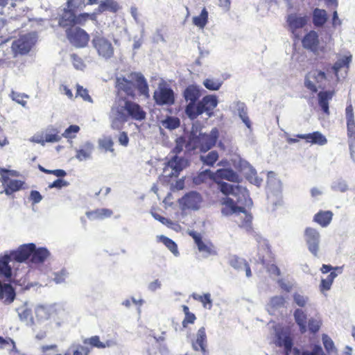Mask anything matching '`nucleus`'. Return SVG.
I'll return each instance as SVG.
<instances>
[{
	"mask_svg": "<svg viewBox=\"0 0 355 355\" xmlns=\"http://www.w3.org/2000/svg\"><path fill=\"white\" fill-rule=\"evenodd\" d=\"M116 99L114 110L116 113V121L122 123L132 119L142 121L146 119V113L137 103L128 99H135V89L140 95L149 97V87L145 77L138 72H132L128 78L117 77L115 81Z\"/></svg>",
	"mask_w": 355,
	"mask_h": 355,
	"instance_id": "nucleus-1",
	"label": "nucleus"
},
{
	"mask_svg": "<svg viewBox=\"0 0 355 355\" xmlns=\"http://www.w3.org/2000/svg\"><path fill=\"white\" fill-rule=\"evenodd\" d=\"M0 180L3 187V192L7 196L12 195L14 193L21 190L23 188L24 184V181L20 180L10 179V176H19V173L17 171L0 168Z\"/></svg>",
	"mask_w": 355,
	"mask_h": 355,
	"instance_id": "nucleus-2",
	"label": "nucleus"
},
{
	"mask_svg": "<svg viewBox=\"0 0 355 355\" xmlns=\"http://www.w3.org/2000/svg\"><path fill=\"white\" fill-rule=\"evenodd\" d=\"M37 42V36L35 33H28L19 36L14 40L11 45V50L15 58L19 55L28 54Z\"/></svg>",
	"mask_w": 355,
	"mask_h": 355,
	"instance_id": "nucleus-3",
	"label": "nucleus"
},
{
	"mask_svg": "<svg viewBox=\"0 0 355 355\" xmlns=\"http://www.w3.org/2000/svg\"><path fill=\"white\" fill-rule=\"evenodd\" d=\"M295 321L299 327L301 334H304L307 331L315 334L318 333L322 326V320L315 318H311L306 324V314L300 309H297L294 311Z\"/></svg>",
	"mask_w": 355,
	"mask_h": 355,
	"instance_id": "nucleus-4",
	"label": "nucleus"
},
{
	"mask_svg": "<svg viewBox=\"0 0 355 355\" xmlns=\"http://www.w3.org/2000/svg\"><path fill=\"white\" fill-rule=\"evenodd\" d=\"M328 72L323 68L322 70L319 69H311L305 76V87L312 93H317L318 88H323L322 84L327 80Z\"/></svg>",
	"mask_w": 355,
	"mask_h": 355,
	"instance_id": "nucleus-5",
	"label": "nucleus"
},
{
	"mask_svg": "<svg viewBox=\"0 0 355 355\" xmlns=\"http://www.w3.org/2000/svg\"><path fill=\"white\" fill-rule=\"evenodd\" d=\"M345 116L350 156L351 158L355 161V119L354 108L351 103H349L345 108Z\"/></svg>",
	"mask_w": 355,
	"mask_h": 355,
	"instance_id": "nucleus-6",
	"label": "nucleus"
},
{
	"mask_svg": "<svg viewBox=\"0 0 355 355\" xmlns=\"http://www.w3.org/2000/svg\"><path fill=\"white\" fill-rule=\"evenodd\" d=\"M65 33L70 44L76 48H84L89 42V35L79 26L67 28Z\"/></svg>",
	"mask_w": 355,
	"mask_h": 355,
	"instance_id": "nucleus-7",
	"label": "nucleus"
},
{
	"mask_svg": "<svg viewBox=\"0 0 355 355\" xmlns=\"http://www.w3.org/2000/svg\"><path fill=\"white\" fill-rule=\"evenodd\" d=\"M201 96L200 89L194 85H190L186 87L183 92V97L187 105L185 107V113L191 119L192 115L194 114L195 109L196 108V102L198 101Z\"/></svg>",
	"mask_w": 355,
	"mask_h": 355,
	"instance_id": "nucleus-8",
	"label": "nucleus"
},
{
	"mask_svg": "<svg viewBox=\"0 0 355 355\" xmlns=\"http://www.w3.org/2000/svg\"><path fill=\"white\" fill-rule=\"evenodd\" d=\"M218 138V130L214 128L209 134L200 133L194 139V149L198 148L201 152H207L216 144Z\"/></svg>",
	"mask_w": 355,
	"mask_h": 355,
	"instance_id": "nucleus-9",
	"label": "nucleus"
},
{
	"mask_svg": "<svg viewBox=\"0 0 355 355\" xmlns=\"http://www.w3.org/2000/svg\"><path fill=\"white\" fill-rule=\"evenodd\" d=\"M153 99L159 106H171L175 103V96L173 90L167 85H159L153 93Z\"/></svg>",
	"mask_w": 355,
	"mask_h": 355,
	"instance_id": "nucleus-10",
	"label": "nucleus"
},
{
	"mask_svg": "<svg viewBox=\"0 0 355 355\" xmlns=\"http://www.w3.org/2000/svg\"><path fill=\"white\" fill-rule=\"evenodd\" d=\"M92 43L100 56L105 59H109L113 56L114 47L107 38L101 35H95Z\"/></svg>",
	"mask_w": 355,
	"mask_h": 355,
	"instance_id": "nucleus-11",
	"label": "nucleus"
},
{
	"mask_svg": "<svg viewBox=\"0 0 355 355\" xmlns=\"http://www.w3.org/2000/svg\"><path fill=\"white\" fill-rule=\"evenodd\" d=\"M275 345L277 347L284 348L285 355H290L293 350L294 355H300V350L293 348V339L288 331H281L276 334Z\"/></svg>",
	"mask_w": 355,
	"mask_h": 355,
	"instance_id": "nucleus-12",
	"label": "nucleus"
},
{
	"mask_svg": "<svg viewBox=\"0 0 355 355\" xmlns=\"http://www.w3.org/2000/svg\"><path fill=\"white\" fill-rule=\"evenodd\" d=\"M352 61V55L350 53L345 55L342 58L338 59L333 65L329 62L323 64V69L327 71L331 69L337 79L339 80V72L342 69H345L347 71L349 69L350 64Z\"/></svg>",
	"mask_w": 355,
	"mask_h": 355,
	"instance_id": "nucleus-13",
	"label": "nucleus"
},
{
	"mask_svg": "<svg viewBox=\"0 0 355 355\" xmlns=\"http://www.w3.org/2000/svg\"><path fill=\"white\" fill-rule=\"evenodd\" d=\"M218 105V101L215 96L207 95L204 96L201 101H198L194 114L192 115L191 119H196L199 115L204 112L212 111Z\"/></svg>",
	"mask_w": 355,
	"mask_h": 355,
	"instance_id": "nucleus-14",
	"label": "nucleus"
},
{
	"mask_svg": "<svg viewBox=\"0 0 355 355\" xmlns=\"http://www.w3.org/2000/svg\"><path fill=\"white\" fill-rule=\"evenodd\" d=\"M62 135L60 134V131L55 128H48L44 132L40 135H35L33 141L44 145L46 143H55L61 140Z\"/></svg>",
	"mask_w": 355,
	"mask_h": 355,
	"instance_id": "nucleus-15",
	"label": "nucleus"
},
{
	"mask_svg": "<svg viewBox=\"0 0 355 355\" xmlns=\"http://www.w3.org/2000/svg\"><path fill=\"white\" fill-rule=\"evenodd\" d=\"M35 250V244L33 243L21 245L16 250L10 252L12 260L23 263L27 260L31 261L33 252Z\"/></svg>",
	"mask_w": 355,
	"mask_h": 355,
	"instance_id": "nucleus-16",
	"label": "nucleus"
},
{
	"mask_svg": "<svg viewBox=\"0 0 355 355\" xmlns=\"http://www.w3.org/2000/svg\"><path fill=\"white\" fill-rule=\"evenodd\" d=\"M304 237L309 250L316 257L319 250L320 243V234L318 231L312 227H306L304 231Z\"/></svg>",
	"mask_w": 355,
	"mask_h": 355,
	"instance_id": "nucleus-17",
	"label": "nucleus"
},
{
	"mask_svg": "<svg viewBox=\"0 0 355 355\" xmlns=\"http://www.w3.org/2000/svg\"><path fill=\"white\" fill-rule=\"evenodd\" d=\"M302 46L314 54H318L319 51H323L324 48L320 49V40L318 34L315 31L308 32L302 40Z\"/></svg>",
	"mask_w": 355,
	"mask_h": 355,
	"instance_id": "nucleus-18",
	"label": "nucleus"
},
{
	"mask_svg": "<svg viewBox=\"0 0 355 355\" xmlns=\"http://www.w3.org/2000/svg\"><path fill=\"white\" fill-rule=\"evenodd\" d=\"M202 202L201 195L196 191H191L185 194L181 200V203L184 207L193 210L198 209Z\"/></svg>",
	"mask_w": 355,
	"mask_h": 355,
	"instance_id": "nucleus-19",
	"label": "nucleus"
},
{
	"mask_svg": "<svg viewBox=\"0 0 355 355\" xmlns=\"http://www.w3.org/2000/svg\"><path fill=\"white\" fill-rule=\"evenodd\" d=\"M190 236L194 240L195 243L200 252L205 253L206 256L217 254V252L214 244L211 242H209L208 243H204L200 234L193 232L190 233Z\"/></svg>",
	"mask_w": 355,
	"mask_h": 355,
	"instance_id": "nucleus-20",
	"label": "nucleus"
},
{
	"mask_svg": "<svg viewBox=\"0 0 355 355\" xmlns=\"http://www.w3.org/2000/svg\"><path fill=\"white\" fill-rule=\"evenodd\" d=\"M286 23L289 31L295 34L297 30L304 27L308 22L306 16H298L296 14H290L286 17Z\"/></svg>",
	"mask_w": 355,
	"mask_h": 355,
	"instance_id": "nucleus-21",
	"label": "nucleus"
},
{
	"mask_svg": "<svg viewBox=\"0 0 355 355\" xmlns=\"http://www.w3.org/2000/svg\"><path fill=\"white\" fill-rule=\"evenodd\" d=\"M16 30V27L12 25V22L0 19V38L2 43L7 42L12 39Z\"/></svg>",
	"mask_w": 355,
	"mask_h": 355,
	"instance_id": "nucleus-22",
	"label": "nucleus"
},
{
	"mask_svg": "<svg viewBox=\"0 0 355 355\" xmlns=\"http://www.w3.org/2000/svg\"><path fill=\"white\" fill-rule=\"evenodd\" d=\"M221 204L223 205L221 212L224 216H230L233 214L245 212L244 207L238 206L234 200L229 197L223 198Z\"/></svg>",
	"mask_w": 355,
	"mask_h": 355,
	"instance_id": "nucleus-23",
	"label": "nucleus"
},
{
	"mask_svg": "<svg viewBox=\"0 0 355 355\" xmlns=\"http://www.w3.org/2000/svg\"><path fill=\"white\" fill-rule=\"evenodd\" d=\"M76 12L68 7L64 8L59 19V25L62 28H67L76 26Z\"/></svg>",
	"mask_w": 355,
	"mask_h": 355,
	"instance_id": "nucleus-24",
	"label": "nucleus"
},
{
	"mask_svg": "<svg viewBox=\"0 0 355 355\" xmlns=\"http://www.w3.org/2000/svg\"><path fill=\"white\" fill-rule=\"evenodd\" d=\"M335 95V90H322L318 94V104L321 107L322 112L329 115V102L332 99Z\"/></svg>",
	"mask_w": 355,
	"mask_h": 355,
	"instance_id": "nucleus-25",
	"label": "nucleus"
},
{
	"mask_svg": "<svg viewBox=\"0 0 355 355\" xmlns=\"http://www.w3.org/2000/svg\"><path fill=\"white\" fill-rule=\"evenodd\" d=\"M207 347V335L205 328L204 327H200L196 334L195 340L192 342V347L195 351H200L203 354H205Z\"/></svg>",
	"mask_w": 355,
	"mask_h": 355,
	"instance_id": "nucleus-26",
	"label": "nucleus"
},
{
	"mask_svg": "<svg viewBox=\"0 0 355 355\" xmlns=\"http://www.w3.org/2000/svg\"><path fill=\"white\" fill-rule=\"evenodd\" d=\"M297 137L305 139L306 142L311 144L323 146L327 143L325 136L318 131L304 135H297Z\"/></svg>",
	"mask_w": 355,
	"mask_h": 355,
	"instance_id": "nucleus-27",
	"label": "nucleus"
},
{
	"mask_svg": "<svg viewBox=\"0 0 355 355\" xmlns=\"http://www.w3.org/2000/svg\"><path fill=\"white\" fill-rule=\"evenodd\" d=\"M328 20V15L324 9L315 8L312 12L313 24L316 28H322Z\"/></svg>",
	"mask_w": 355,
	"mask_h": 355,
	"instance_id": "nucleus-28",
	"label": "nucleus"
},
{
	"mask_svg": "<svg viewBox=\"0 0 355 355\" xmlns=\"http://www.w3.org/2000/svg\"><path fill=\"white\" fill-rule=\"evenodd\" d=\"M215 182L220 180H227L230 182H236L238 175L232 168H220L214 173Z\"/></svg>",
	"mask_w": 355,
	"mask_h": 355,
	"instance_id": "nucleus-29",
	"label": "nucleus"
},
{
	"mask_svg": "<svg viewBox=\"0 0 355 355\" xmlns=\"http://www.w3.org/2000/svg\"><path fill=\"white\" fill-rule=\"evenodd\" d=\"M230 265L236 270H243L245 271L248 277L252 276V272L248 263L243 259L237 256H232L229 260Z\"/></svg>",
	"mask_w": 355,
	"mask_h": 355,
	"instance_id": "nucleus-30",
	"label": "nucleus"
},
{
	"mask_svg": "<svg viewBox=\"0 0 355 355\" xmlns=\"http://www.w3.org/2000/svg\"><path fill=\"white\" fill-rule=\"evenodd\" d=\"M11 260H12L11 254L0 257V276L4 277L6 279H10L11 277L12 268L9 265Z\"/></svg>",
	"mask_w": 355,
	"mask_h": 355,
	"instance_id": "nucleus-31",
	"label": "nucleus"
},
{
	"mask_svg": "<svg viewBox=\"0 0 355 355\" xmlns=\"http://www.w3.org/2000/svg\"><path fill=\"white\" fill-rule=\"evenodd\" d=\"M119 3L115 0H103L98 6V12H110L116 13L120 9Z\"/></svg>",
	"mask_w": 355,
	"mask_h": 355,
	"instance_id": "nucleus-32",
	"label": "nucleus"
},
{
	"mask_svg": "<svg viewBox=\"0 0 355 355\" xmlns=\"http://www.w3.org/2000/svg\"><path fill=\"white\" fill-rule=\"evenodd\" d=\"M50 253L49 250L45 248H36L35 245V250L33 252L32 257L31 258V262L32 263H42L49 257Z\"/></svg>",
	"mask_w": 355,
	"mask_h": 355,
	"instance_id": "nucleus-33",
	"label": "nucleus"
},
{
	"mask_svg": "<svg viewBox=\"0 0 355 355\" xmlns=\"http://www.w3.org/2000/svg\"><path fill=\"white\" fill-rule=\"evenodd\" d=\"M17 311L21 322H24L27 326H32L34 324V319L31 309L26 306H23L19 307L17 309Z\"/></svg>",
	"mask_w": 355,
	"mask_h": 355,
	"instance_id": "nucleus-34",
	"label": "nucleus"
},
{
	"mask_svg": "<svg viewBox=\"0 0 355 355\" xmlns=\"http://www.w3.org/2000/svg\"><path fill=\"white\" fill-rule=\"evenodd\" d=\"M332 218V211H320L315 214L313 220L322 227H327L331 223Z\"/></svg>",
	"mask_w": 355,
	"mask_h": 355,
	"instance_id": "nucleus-35",
	"label": "nucleus"
},
{
	"mask_svg": "<svg viewBox=\"0 0 355 355\" xmlns=\"http://www.w3.org/2000/svg\"><path fill=\"white\" fill-rule=\"evenodd\" d=\"M112 214L113 211L111 209L103 208L87 212V216L91 220H102L110 218Z\"/></svg>",
	"mask_w": 355,
	"mask_h": 355,
	"instance_id": "nucleus-36",
	"label": "nucleus"
},
{
	"mask_svg": "<svg viewBox=\"0 0 355 355\" xmlns=\"http://www.w3.org/2000/svg\"><path fill=\"white\" fill-rule=\"evenodd\" d=\"M184 159L183 158L179 157L177 155L173 156L168 162V166L174 171V172L172 173V175L176 177L179 175V173L184 168Z\"/></svg>",
	"mask_w": 355,
	"mask_h": 355,
	"instance_id": "nucleus-37",
	"label": "nucleus"
},
{
	"mask_svg": "<svg viewBox=\"0 0 355 355\" xmlns=\"http://www.w3.org/2000/svg\"><path fill=\"white\" fill-rule=\"evenodd\" d=\"M83 344L85 346L89 345L91 347H96L98 349H104L109 347V342L103 343L101 341L98 336H94L83 340Z\"/></svg>",
	"mask_w": 355,
	"mask_h": 355,
	"instance_id": "nucleus-38",
	"label": "nucleus"
},
{
	"mask_svg": "<svg viewBox=\"0 0 355 355\" xmlns=\"http://www.w3.org/2000/svg\"><path fill=\"white\" fill-rule=\"evenodd\" d=\"M337 272L335 271H331L326 278L322 279L319 286L320 291L322 293H324L325 291L330 290L334 280L337 277Z\"/></svg>",
	"mask_w": 355,
	"mask_h": 355,
	"instance_id": "nucleus-39",
	"label": "nucleus"
},
{
	"mask_svg": "<svg viewBox=\"0 0 355 355\" xmlns=\"http://www.w3.org/2000/svg\"><path fill=\"white\" fill-rule=\"evenodd\" d=\"M208 180H214L215 182L214 173L209 169H207L198 173V175L193 178V182L196 184H200L206 182Z\"/></svg>",
	"mask_w": 355,
	"mask_h": 355,
	"instance_id": "nucleus-40",
	"label": "nucleus"
},
{
	"mask_svg": "<svg viewBox=\"0 0 355 355\" xmlns=\"http://www.w3.org/2000/svg\"><path fill=\"white\" fill-rule=\"evenodd\" d=\"M182 309L184 313V318L182 322V327L185 329L187 328L189 324H194L196 316L190 311L189 308L187 305H182Z\"/></svg>",
	"mask_w": 355,
	"mask_h": 355,
	"instance_id": "nucleus-41",
	"label": "nucleus"
},
{
	"mask_svg": "<svg viewBox=\"0 0 355 355\" xmlns=\"http://www.w3.org/2000/svg\"><path fill=\"white\" fill-rule=\"evenodd\" d=\"M208 12L204 8L200 15L193 17V24L200 28H204L208 22Z\"/></svg>",
	"mask_w": 355,
	"mask_h": 355,
	"instance_id": "nucleus-42",
	"label": "nucleus"
},
{
	"mask_svg": "<svg viewBox=\"0 0 355 355\" xmlns=\"http://www.w3.org/2000/svg\"><path fill=\"white\" fill-rule=\"evenodd\" d=\"M219 185L220 191L225 195H234L236 194L240 188L238 186H234L225 182L218 181L216 182Z\"/></svg>",
	"mask_w": 355,
	"mask_h": 355,
	"instance_id": "nucleus-43",
	"label": "nucleus"
},
{
	"mask_svg": "<svg viewBox=\"0 0 355 355\" xmlns=\"http://www.w3.org/2000/svg\"><path fill=\"white\" fill-rule=\"evenodd\" d=\"M218 153L216 150L210 151L206 155H201L200 160L205 165L213 166L218 159Z\"/></svg>",
	"mask_w": 355,
	"mask_h": 355,
	"instance_id": "nucleus-44",
	"label": "nucleus"
},
{
	"mask_svg": "<svg viewBox=\"0 0 355 355\" xmlns=\"http://www.w3.org/2000/svg\"><path fill=\"white\" fill-rule=\"evenodd\" d=\"M162 125L166 129L175 130L180 126V121L176 116H166L164 120L162 121Z\"/></svg>",
	"mask_w": 355,
	"mask_h": 355,
	"instance_id": "nucleus-45",
	"label": "nucleus"
},
{
	"mask_svg": "<svg viewBox=\"0 0 355 355\" xmlns=\"http://www.w3.org/2000/svg\"><path fill=\"white\" fill-rule=\"evenodd\" d=\"M159 241L164 243V245L174 254L178 255L179 254L177 244L171 239L161 236Z\"/></svg>",
	"mask_w": 355,
	"mask_h": 355,
	"instance_id": "nucleus-46",
	"label": "nucleus"
},
{
	"mask_svg": "<svg viewBox=\"0 0 355 355\" xmlns=\"http://www.w3.org/2000/svg\"><path fill=\"white\" fill-rule=\"evenodd\" d=\"M192 297L194 300L200 302L202 304L204 308L211 309L212 306V301L209 293H206L202 295L193 293Z\"/></svg>",
	"mask_w": 355,
	"mask_h": 355,
	"instance_id": "nucleus-47",
	"label": "nucleus"
},
{
	"mask_svg": "<svg viewBox=\"0 0 355 355\" xmlns=\"http://www.w3.org/2000/svg\"><path fill=\"white\" fill-rule=\"evenodd\" d=\"M92 145L87 144L84 148L77 150L76 158L80 161L89 158L92 154Z\"/></svg>",
	"mask_w": 355,
	"mask_h": 355,
	"instance_id": "nucleus-48",
	"label": "nucleus"
},
{
	"mask_svg": "<svg viewBox=\"0 0 355 355\" xmlns=\"http://www.w3.org/2000/svg\"><path fill=\"white\" fill-rule=\"evenodd\" d=\"M76 97L80 96L83 101L92 103V98L89 94L88 90L84 88L82 85L77 84L76 86Z\"/></svg>",
	"mask_w": 355,
	"mask_h": 355,
	"instance_id": "nucleus-49",
	"label": "nucleus"
},
{
	"mask_svg": "<svg viewBox=\"0 0 355 355\" xmlns=\"http://www.w3.org/2000/svg\"><path fill=\"white\" fill-rule=\"evenodd\" d=\"M244 214L243 218H241V221L239 222V227L245 229L247 231H249L252 229V216L251 214H248L245 209V212H242Z\"/></svg>",
	"mask_w": 355,
	"mask_h": 355,
	"instance_id": "nucleus-50",
	"label": "nucleus"
},
{
	"mask_svg": "<svg viewBox=\"0 0 355 355\" xmlns=\"http://www.w3.org/2000/svg\"><path fill=\"white\" fill-rule=\"evenodd\" d=\"M38 168L40 171L46 174L54 175L58 178H63L67 175L66 171L63 169L49 170L40 164L38 165Z\"/></svg>",
	"mask_w": 355,
	"mask_h": 355,
	"instance_id": "nucleus-51",
	"label": "nucleus"
},
{
	"mask_svg": "<svg viewBox=\"0 0 355 355\" xmlns=\"http://www.w3.org/2000/svg\"><path fill=\"white\" fill-rule=\"evenodd\" d=\"M85 6L84 0H68L67 2V7L78 11L83 9Z\"/></svg>",
	"mask_w": 355,
	"mask_h": 355,
	"instance_id": "nucleus-52",
	"label": "nucleus"
},
{
	"mask_svg": "<svg viewBox=\"0 0 355 355\" xmlns=\"http://www.w3.org/2000/svg\"><path fill=\"white\" fill-rule=\"evenodd\" d=\"M90 353V348L88 346L83 345H76L73 347L72 355H89Z\"/></svg>",
	"mask_w": 355,
	"mask_h": 355,
	"instance_id": "nucleus-53",
	"label": "nucleus"
},
{
	"mask_svg": "<svg viewBox=\"0 0 355 355\" xmlns=\"http://www.w3.org/2000/svg\"><path fill=\"white\" fill-rule=\"evenodd\" d=\"M80 130V128L77 125H71L69 126L64 133L62 134V137L65 138L72 139L76 137V134L78 133Z\"/></svg>",
	"mask_w": 355,
	"mask_h": 355,
	"instance_id": "nucleus-54",
	"label": "nucleus"
},
{
	"mask_svg": "<svg viewBox=\"0 0 355 355\" xmlns=\"http://www.w3.org/2000/svg\"><path fill=\"white\" fill-rule=\"evenodd\" d=\"M204 86L209 89V90H218L220 86H221V83H219L218 81H216L214 80V79H206L205 81H204Z\"/></svg>",
	"mask_w": 355,
	"mask_h": 355,
	"instance_id": "nucleus-55",
	"label": "nucleus"
},
{
	"mask_svg": "<svg viewBox=\"0 0 355 355\" xmlns=\"http://www.w3.org/2000/svg\"><path fill=\"white\" fill-rule=\"evenodd\" d=\"M10 97L12 99L18 103L24 105L26 103V101L25 98H27V96L24 94H20L16 92H12L10 94Z\"/></svg>",
	"mask_w": 355,
	"mask_h": 355,
	"instance_id": "nucleus-56",
	"label": "nucleus"
},
{
	"mask_svg": "<svg viewBox=\"0 0 355 355\" xmlns=\"http://www.w3.org/2000/svg\"><path fill=\"white\" fill-rule=\"evenodd\" d=\"M71 58L74 67L77 69H83L85 65L82 60L77 54L73 53L71 55Z\"/></svg>",
	"mask_w": 355,
	"mask_h": 355,
	"instance_id": "nucleus-57",
	"label": "nucleus"
},
{
	"mask_svg": "<svg viewBox=\"0 0 355 355\" xmlns=\"http://www.w3.org/2000/svg\"><path fill=\"white\" fill-rule=\"evenodd\" d=\"M239 114L243 122L248 128H251V122L248 116L247 109L245 107H241L239 110Z\"/></svg>",
	"mask_w": 355,
	"mask_h": 355,
	"instance_id": "nucleus-58",
	"label": "nucleus"
},
{
	"mask_svg": "<svg viewBox=\"0 0 355 355\" xmlns=\"http://www.w3.org/2000/svg\"><path fill=\"white\" fill-rule=\"evenodd\" d=\"M68 276V272L66 269H62L60 271L55 272L54 276V281L56 284H61L64 282Z\"/></svg>",
	"mask_w": 355,
	"mask_h": 355,
	"instance_id": "nucleus-59",
	"label": "nucleus"
},
{
	"mask_svg": "<svg viewBox=\"0 0 355 355\" xmlns=\"http://www.w3.org/2000/svg\"><path fill=\"white\" fill-rule=\"evenodd\" d=\"M99 145L102 148L105 149V150H110L112 152L114 151V149L112 148L114 143L112 139L110 138H104L100 140Z\"/></svg>",
	"mask_w": 355,
	"mask_h": 355,
	"instance_id": "nucleus-60",
	"label": "nucleus"
},
{
	"mask_svg": "<svg viewBox=\"0 0 355 355\" xmlns=\"http://www.w3.org/2000/svg\"><path fill=\"white\" fill-rule=\"evenodd\" d=\"M294 302L301 307L305 306L308 298L298 293H295L293 295Z\"/></svg>",
	"mask_w": 355,
	"mask_h": 355,
	"instance_id": "nucleus-61",
	"label": "nucleus"
},
{
	"mask_svg": "<svg viewBox=\"0 0 355 355\" xmlns=\"http://www.w3.org/2000/svg\"><path fill=\"white\" fill-rule=\"evenodd\" d=\"M320 271L323 274H326L328 272L330 273L331 271H335L336 272V271H338V272L341 273L343 271V268L338 266L333 267L331 265L323 264L320 268Z\"/></svg>",
	"mask_w": 355,
	"mask_h": 355,
	"instance_id": "nucleus-62",
	"label": "nucleus"
},
{
	"mask_svg": "<svg viewBox=\"0 0 355 355\" xmlns=\"http://www.w3.org/2000/svg\"><path fill=\"white\" fill-rule=\"evenodd\" d=\"M29 200L33 205H35L42 200V196L38 191L33 190L30 193Z\"/></svg>",
	"mask_w": 355,
	"mask_h": 355,
	"instance_id": "nucleus-63",
	"label": "nucleus"
},
{
	"mask_svg": "<svg viewBox=\"0 0 355 355\" xmlns=\"http://www.w3.org/2000/svg\"><path fill=\"white\" fill-rule=\"evenodd\" d=\"M322 354V349L320 345H314L311 352L304 351L302 355H321Z\"/></svg>",
	"mask_w": 355,
	"mask_h": 355,
	"instance_id": "nucleus-64",
	"label": "nucleus"
}]
</instances>
